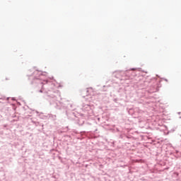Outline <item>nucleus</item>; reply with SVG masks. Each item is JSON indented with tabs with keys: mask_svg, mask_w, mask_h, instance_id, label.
Listing matches in <instances>:
<instances>
[{
	"mask_svg": "<svg viewBox=\"0 0 181 181\" xmlns=\"http://www.w3.org/2000/svg\"><path fill=\"white\" fill-rule=\"evenodd\" d=\"M40 93H42V90H40Z\"/></svg>",
	"mask_w": 181,
	"mask_h": 181,
	"instance_id": "f257e3e1",
	"label": "nucleus"
}]
</instances>
